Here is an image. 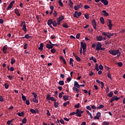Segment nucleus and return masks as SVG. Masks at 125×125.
<instances>
[{"label":"nucleus","instance_id":"3","mask_svg":"<svg viewBox=\"0 0 125 125\" xmlns=\"http://www.w3.org/2000/svg\"><path fill=\"white\" fill-rule=\"evenodd\" d=\"M83 111H82L80 109H77L76 114L78 117H82V115H83Z\"/></svg>","mask_w":125,"mask_h":125},{"label":"nucleus","instance_id":"21","mask_svg":"<svg viewBox=\"0 0 125 125\" xmlns=\"http://www.w3.org/2000/svg\"><path fill=\"white\" fill-rule=\"evenodd\" d=\"M68 5L71 8H72L73 6L74 5V3L71 0H69Z\"/></svg>","mask_w":125,"mask_h":125},{"label":"nucleus","instance_id":"45","mask_svg":"<svg viewBox=\"0 0 125 125\" xmlns=\"http://www.w3.org/2000/svg\"><path fill=\"white\" fill-rule=\"evenodd\" d=\"M95 69H96V71H99V68L98 67V65L97 64V63H95Z\"/></svg>","mask_w":125,"mask_h":125},{"label":"nucleus","instance_id":"62","mask_svg":"<svg viewBox=\"0 0 125 125\" xmlns=\"http://www.w3.org/2000/svg\"><path fill=\"white\" fill-rule=\"evenodd\" d=\"M74 107L75 108H80V104L78 103L77 104H75Z\"/></svg>","mask_w":125,"mask_h":125},{"label":"nucleus","instance_id":"29","mask_svg":"<svg viewBox=\"0 0 125 125\" xmlns=\"http://www.w3.org/2000/svg\"><path fill=\"white\" fill-rule=\"evenodd\" d=\"M100 22L101 23H102V24H104V23H105V21H104V18H103V17L100 18Z\"/></svg>","mask_w":125,"mask_h":125},{"label":"nucleus","instance_id":"4","mask_svg":"<svg viewBox=\"0 0 125 125\" xmlns=\"http://www.w3.org/2000/svg\"><path fill=\"white\" fill-rule=\"evenodd\" d=\"M119 100H120L119 97H117V96H114L110 100V103H112L114 101H118Z\"/></svg>","mask_w":125,"mask_h":125},{"label":"nucleus","instance_id":"55","mask_svg":"<svg viewBox=\"0 0 125 125\" xmlns=\"http://www.w3.org/2000/svg\"><path fill=\"white\" fill-rule=\"evenodd\" d=\"M27 47H28V44L25 43L23 46V49H27Z\"/></svg>","mask_w":125,"mask_h":125},{"label":"nucleus","instance_id":"33","mask_svg":"<svg viewBox=\"0 0 125 125\" xmlns=\"http://www.w3.org/2000/svg\"><path fill=\"white\" fill-rule=\"evenodd\" d=\"M59 105V103H58V102L54 103V106L55 107V108H57V107H58Z\"/></svg>","mask_w":125,"mask_h":125},{"label":"nucleus","instance_id":"48","mask_svg":"<svg viewBox=\"0 0 125 125\" xmlns=\"http://www.w3.org/2000/svg\"><path fill=\"white\" fill-rule=\"evenodd\" d=\"M27 122V119L26 118H24L22 119V123L23 124H26V122Z\"/></svg>","mask_w":125,"mask_h":125},{"label":"nucleus","instance_id":"40","mask_svg":"<svg viewBox=\"0 0 125 125\" xmlns=\"http://www.w3.org/2000/svg\"><path fill=\"white\" fill-rule=\"evenodd\" d=\"M32 95H33L34 98H37V97H38V95H37V93L36 92H33L32 93Z\"/></svg>","mask_w":125,"mask_h":125},{"label":"nucleus","instance_id":"6","mask_svg":"<svg viewBox=\"0 0 125 125\" xmlns=\"http://www.w3.org/2000/svg\"><path fill=\"white\" fill-rule=\"evenodd\" d=\"M63 20H64V17L63 16H61V17H59L57 21L58 25H60L61 21H63Z\"/></svg>","mask_w":125,"mask_h":125},{"label":"nucleus","instance_id":"23","mask_svg":"<svg viewBox=\"0 0 125 125\" xmlns=\"http://www.w3.org/2000/svg\"><path fill=\"white\" fill-rule=\"evenodd\" d=\"M15 13L18 16H20V13H19V11L18 10V9L16 8L15 9Z\"/></svg>","mask_w":125,"mask_h":125},{"label":"nucleus","instance_id":"34","mask_svg":"<svg viewBox=\"0 0 125 125\" xmlns=\"http://www.w3.org/2000/svg\"><path fill=\"white\" fill-rule=\"evenodd\" d=\"M84 17H85V19H86L87 20L89 19V14H85L84 15Z\"/></svg>","mask_w":125,"mask_h":125},{"label":"nucleus","instance_id":"41","mask_svg":"<svg viewBox=\"0 0 125 125\" xmlns=\"http://www.w3.org/2000/svg\"><path fill=\"white\" fill-rule=\"evenodd\" d=\"M33 101L34 103H39V100L37 98L33 99Z\"/></svg>","mask_w":125,"mask_h":125},{"label":"nucleus","instance_id":"54","mask_svg":"<svg viewBox=\"0 0 125 125\" xmlns=\"http://www.w3.org/2000/svg\"><path fill=\"white\" fill-rule=\"evenodd\" d=\"M12 121H13V120H8V121L7 122V125H10V124H11V123H12Z\"/></svg>","mask_w":125,"mask_h":125},{"label":"nucleus","instance_id":"52","mask_svg":"<svg viewBox=\"0 0 125 125\" xmlns=\"http://www.w3.org/2000/svg\"><path fill=\"white\" fill-rule=\"evenodd\" d=\"M109 122L106 121H104V122H103V125H109Z\"/></svg>","mask_w":125,"mask_h":125},{"label":"nucleus","instance_id":"12","mask_svg":"<svg viewBox=\"0 0 125 125\" xmlns=\"http://www.w3.org/2000/svg\"><path fill=\"white\" fill-rule=\"evenodd\" d=\"M92 26H93V28L95 30H96V27H97V24H96V22L95 21V20H93L92 21Z\"/></svg>","mask_w":125,"mask_h":125},{"label":"nucleus","instance_id":"57","mask_svg":"<svg viewBox=\"0 0 125 125\" xmlns=\"http://www.w3.org/2000/svg\"><path fill=\"white\" fill-rule=\"evenodd\" d=\"M46 98L47 100H50V94H48L46 96Z\"/></svg>","mask_w":125,"mask_h":125},{"label":"nucleus","instance_id":"8","mask_svg":"<svg viewBox=\"0 0 125 125\" xmlns=\"http://www.w3.org/2000/svg\"><path fill=\"white\" fill-rule=\"evenodd\" d=\"M7 45H4L2 47V52L4 54H6V52H7Z\"/></svg>","mask_w":125,"mask_h":125},{"label":"nucleus","instance_id":"50","mask_svg":"<svg viewBox=\"0 0 125 125\" xmlns=\"http://www.w3.org/2000/svg\"><path fill=\"white\" fill-rule=\"evenodd\" d=\"M21 98H22L23 101H26V100H27V97H26V96H21Z\"/></svg>","mask_w":125,"mask_h":125},{"label":"nucleus","instance_id":"39","mask_svg":"<svg viewBox=\"0 0 125 125\" xmlns=\"http://www.w3.org/2000/svg\"><path fill=\"white\" fill-rule=\"evenodd\" d=\"M15 63V59L14 58H12L11 60V63L12 65H13Z\"/></svg>","mask_w":125,"mask_h":125},{"label":"nucleus","instance_id":"13","mask_svg":"<svg viewBox=\"0 0 125 125\" xmlns=\"http://www.w3.org/2000/svg\"><path fill=\"white\" fill-rule=\"evenodd\" d=\"M53 22L52 20H49L47 21V25H48V26H49L51 29H53L52 25H51L52 24H53Z\"/></svg>","mask_w":125,"mask_h":125},{"label":"nucleus","instance_id":"15","mask_svg":"<svg viewBox=\"0 0 125 125\" xmlns=\"http://www.w3.org/2000/svg\"><path fill=\"white\" fill-rule=\"evenodd\" d=\"M96 40L98 42H101V41L103 40V37L102 36H98L96 37Z\"/></svg>","mask_w":125,"mask_h":125},{"label":"nucleus","instance_id":"20","mask_svg":"<svg viewBox=\"0 0 125 125\" xmlns=\"http://www.w3.org/2000/svg\"><path fill=\"white\" fill-rule=\"evenodd\" d=\"M74 87H77V88H80V84L78 83V82L75 81L74 84Z\"/></svg>","mask_w":125,"mask_h":125},{"label":"nucleus","instance_id":"10","mask_svg":"<svg viewBox=\"0 0 125 125\" xmlns=\"http://www.w3.org/2000/svg\"><path fill=\"white\" fill-rule=\"evenodd\" d=\"M107 21L108 22V27H109V30H111L112 27H113V24L112 23V21H111V20H110V19H108Z\"/></svg>","mask_w":125,"mask_h":125},{"label":"nucleus","instance_id":"44","mask_svg":"<svg viewBox=\"0 0 125 125\" xmlns=\"http://www.w3.org/2000/svg\"><path fill=\"white\" fill-rule=\"evenodd\" d=\"M103 108H104V105L103 104H101L99 106H98V109H102Z\"/></svg>","mask_w":125,"mask_h":125},{"label":"nucleus","instance_id":"14","mask_svg":"<svg viewBox=\"0 0 125 125\" xmlns=\"http://www.w3.org/2000/svg\"><path fill=\"white\" fill-rule=\"evenodd\" d=\"M30 112H31V113H32V114H36V113H38L39 110H38V109H36V110L33 108H31L30 109Z\"/></svg>","mask_w":125,"mask_h":125},{"label":"nucleus","instance_id":"35","mask_svg":"<svg viewBox=\"0 0 125 125\" xmlns=\"http://www.w3.org/2000/svg\"><path fill=\"white\" fill-rule=\"evenodd\" d=\"M31 38V36H29V34H26L24 36V37H23V38L24 39H29Z\"/></svg>","mask_w":125,"mask_h":125},{"label":"nucleus","instance_id":"27","mask_svg":"<svg viewBox=\"0 0 125 125\" xmlns=\"http://www.w3.org/2000/svg\"><path fill=\"white\" fill-rule=\"evenodd\" d=\"M73 62H74V59L70 58L69 60V64L71 65L72 67H73Z\"/></svg>","mask_w":125,"mask_h":125},{"label":"nucleus","instance_id":"47","mask_svg":"<svg viewBox=\"0 0 125 125\" xmlns=\"http://www.w3.org/2000/svg\"><path fill=\"white\" fill-rule=\"evenodd\" d=\"M75 58H76V60H77V61H81V58L80 57H79L78 56H75Z\"/></svg>","mask_w":125,"mask_h":125},{"label":"nucleus","instance_id":"38","mask_svg":"<svg viewBox=\"0 0 125 125\" xmlns=\"http://www.w3.org/2000/svg\"><path fill=\"white\" fill-rule=\"evenodd\" d=\"M58 2L59 4H60L62 7H63V3L62 2V0H59Z\"/></svg>","mask_w":125,"mask_h":125},{"label":"nucleus","instance_id":"59","mask_svg":"<svg viewBox=\"0 0 125 125\" xmlns=\"http://www.w3.org/2000/svg\"><path fill=\"white\" fill-rule=\"evenodd\" d=\"M25 104L28 106L30 105V101L28 100H26Z\"/></svg>","mask_w":125,"mask_h":125},{"label":"nucleus","instance_id":"24","mask_svg":"<svg viewBox=\"0 0 125 125\" xmlns=\"http://www.w3.org/2000/svg\"><path fill=\"white\" fill-rule=\"evenodd\" d=\"M46 48L48 49H50V48H53V46L52 45H50L49 44H47L46 45Z\"/></svg>","mask_w":125,"mask_h":125},{"label":"nucleus","instance_id":"5","mask_svg":"<svg viewBox=\"0 0 125 125\" xmlns=\"http://www.w3.org/2000/svg\"><path fill=\"white\" fill-rule=\"evenodd\" d=\"M81 15H82V12H78V11H75L73 15V16L75 18H79V17H80Z\"/></svg>","mask_w":125,"mask_h":125},{"label":"nucleus","instance_id":"31","mask_svg":"<svg viewBox=\"0 0 125 125\" xmlns=\"http://www.w3.org/2000/svg\"><path fill=\"white\" fill-rule=\"evenodd\" d=\"M73 90H74V91H76V92H79L80 89H78L77 87H73Z\"/></svg>","mask_w":125,"mask_h":125},{"label":"nucleus","instance_id":"61","mask_svg":"<svg viewBox=\"0 0 125 125\" xmlns=\"http://www.w3.org/2000/svg\"><path fill=\"white\" fill-rule=\"evenodd\" d=\"M99 68L100 70H103V65H102V64L100 65Z\"/></svg>","mask_w":125,"mask_h":125},{"label":"nucleus","instance_id":"64","mask_svg":"<svg viewBox=\"0 0 125 125\" xmlns=\"http://www.w3.org/2000/svg\"><path fill=\"white\" fill-rule=\"evenodd\" d=\"M53 15H54V17H57V12H56V11H54Z\"/></svg>","mask_w":125,"mask_h":125},{"label":"nucleus","instance_id":"42","mask_svg":"<svg viewBox=\"0 0 125 125\" xmlns=\"http://www.w3.org/2000/svg\"><path fill=\"white\" fill-rule=\"evenodd\" d=\"M64 94V92H62V93H60L59 94V97L60 98H62V96H63V95Z\"/></svg>","mask_w":125,"mask_h":125},{"label":"nucleus","instance_id":"18","mask_svg":"<svg viewBox=\"0 0 125 125\" xmlns=\"http://www.w3.org/2000/svg\"><path fill=\"white\" fill-rule=\"evenodd\" d=\"M43 43H41L40 44V47H39L38 49L39 50H41V51H42V50L43 49Z\"/></svg>","mask_w":125,"mask_h":125},{"label":"nucleus","instance_id":"16","mask_svg":"<svg viewBox=\"0 0 125 125\" xmlns=\"http://www.w3.org/2000/svg\"><path fill=\"white\" fill-rule=\"evenodd\" d=\"M102 36H104V37H107V38H108V39H109V38H110V36H109V32H104L102 33Z\"/></svg>","mask_w":125,"mask_h":125},{"label":"nucleus","instance_id":"11","mask_svg":"<svg viewBox=\"0 0 125 125\" xmlns=\"http://www.w3.org/2000/svg\"><path fill=\"white\" fill-rule=\"evenodd\" d=\"M101 117V113L100 112H98L97 113L96 115L94 117L95 120H99V118Z\"/></svg>","mask_w":125,"mask_h":125},{"label":"nucleus","instance_id":"63","mask_svg":"<svg viewBox=\"0 0 125 125\" xmlns=\"http://www.w3.org/2000/svg\"><path fill=\"white\" fill-rule=\"evenodd\" d=\"M76 112H71L69 114V116H73V115H76Z\"/></svg>","mask_w":125,"mask_h":125},{"label":"nucleus","instance_id":"56","mask_svg":"<svg viewBox=\"0 0 125 125\" xmlns=\"http://www.w3.org/2000/svg\"><path fill=\"white\" fill-rule=\"evenodd\" d=\"M108 35L109 36V38H108V39H111V37H113V36H114V33H110V32H108Z\"/></svg>","mask_w":125,"mask_h":125},{"label":"nucleus","instance_id":"60","mask_svg":"<svg viewBox=\"0 0 125 125\" xmlns=\"http://www.w3.org/2000/svg\"><path fill=\"white\" fill-rule=\"evenodd\" d=\"M50 100H51V101H56V100L53 97H50Z\"/></svg>","mask_w":125,"mask_h":125},{"label":"nucleus","instance_id":"51","mask_svg":"<svg viewBox=\"0 0 125 125\" xmlns=\"http://www.w3.org/2000/svg\"><path fill=\"white\" fill-rule=\"evenodd\" d=\"M84 9H88L89 8H90V7L87 5H85L84 6Z\"/></svg>","mask_w":125,"mask_h":125},{"label":"nucleus","instance_id":"58","mask_svg":"<svg viewBox=\"0 0 125 125\" xmlns=\"http://www.w3.org/2000/svg\"><path fill=\"white\" fill-rule=\"evenodd\" d=\"M22 25H26V22L25 21H21V27H22Z\"/></svg>","mask_w":125,"mask_h":125},{"label":"nucleus","instance_id":"9","mask_svg":"<svg viewBox=\"0 0 125 125\" xmlns=\"http://www.w3.org/2000/svg\"><path fill=\"white\" fill-rule=\"evenodd\" d=\"M82 7H83V4L82 3H80L79 4L74 6V9L77 11L79 9L82 8Z\"/></svg>","mask_w":125,"mask_h":125},{"label":"nucleus","instance_id":"30","mask_svg":"<svg viewBox=\"0 0 125 125\" xmlns=\"http://www.w3.org/2000/svg\"><path fill=\"white\" fill-rule=\"evenodd\" d=\"M22 29L23 31H24V32H27V28L26 27V24L22 25Z\"/></svg>","mask_w":125,"mask_h":125},{"label":"nucleus","instance_id":"19","mask_svg":"<svg viewBox=\"0 0 125 125\" xmlns=\"http://www.w3.org/2000/svg\"><path fill=\"white\" fill-rule=\"evenodd\" d=\"M101 2H102L104 5H108L109 3L108 0H101Z\"/></svg>","mask_w":125,"mask_h":125},{"label":"nucleus","instance_id":"22","mask_svg":"<svg viewBox=\"0 0 125 125\" xmlns=\"http://www.w3.org/2000/svg\"><path fill=\"white\" fill-rule=\"evenodd\" d=\"M102 12L104 16H106V17L109 16V13H108V12H107V11H106L105 10H103Z\"/></svg>","mask_w":125,"mask_h":125},{"label":"nucleus","instance_id":"25","mask_svg":"<svg viewBox=\"0 0 125 125\" xmlns=\"http://www.w3.org/2000/svg\"><path fill=\"white\" fill-rule=\"evenodd\" d=\"M63 99L64 101H67L69 99V96L64 95L63 96Z\"/></svg>","mask_w":125,"mask_h":125},{"label":"nucleus","instance_id":"32","mask_svg":"<svg viewBox=\"0 0 125 125\" xmlns=\"http://www.w3.org/2000/svg\"><path fill=\"white\" fill-rule=\"evenodd\" d=\"M86 113H87V114L88 115V116H89L90 117V119H92L93 117H92V115L91 114V113L89 112V111L87 110L86 111Z\"/></svg>","mask_w":125,"mask_h":125},{"label":"nucleus","instance_id":"7","mask_svg":"<svg viewBox=\"0 0 125 125\" xmlns=\"http://www.w3.org/2000/svg\"><path fill=\"white\" fill-rule=\"evenodd\" d=\"M15 3V0L12 1L10 3L9 6L7 8V10H9V9H11L12 8V6H13V4H14Z\"/></svg>","mask_w":125,"mask_h":125},{"label":"nucleus","instance_id":"28","mask_svg":"<svg viewBox=\"0 0 125 125\" xmlns=\"http://www.w3.org/2000/svg\"><path fill=\"white\" fill-rule=\"evenodd\" d=\"M17 115L19 117H24V112L22 111L21 113H18Z\"/></svg>","mask_w":125,"mask_h":125},{"label":"nucleus","instance_id":"26","mask_svg":"<svg viewBox=\"0 0 125 125\" xmlns=\"http://www.w3.org/2000/svg\"><path fill=\"white\" fill-rule=\"evenodd\" d=\"M89 60H92L94 63H96L97 62V61L96 60V58H94V57L92 56L91 58H89Z\"/></svg>","mask_w":125,"mask_h":125},{"label":"nucleus","instance_id":"43","mask_svg":"<svg viewBox=\"0 0 125 125\" xmlns=\"http://www.w3.org/2000/svg\"><path fill=\"white\" fill-rule=\"evenodd\" d=\"M62 26L64 27V28H65L66 29H68V28L69 27V25H67V24L65 23V24H63L62 25Z\"/></svg>","mask_w":125,"mask_h":125},{"label":"nucleus","instance_id":"1","mask_svg":"<svg viewBox=\"0 0 125 125\" xmlns=\"http://www.w3.org/2000/svg\"><path fill=\"white\" fill-rule=\"evenodd\" d=\"M108 52L113 56H116V55H117V57L118 58L121 56V52H120V50H109Z\"/></svg>","mask_w":125,"mask_h":125},{"label":"nucleus","instance_id":"2","mask_svg":"<svg viewBox=\"0 0 125 125\" xmlns=\"http://www.w3.org/2000/svg\"><path fill=\"white\" fill-rule=\"evenodd\" d=\"M95 50H97V51H99L100 50L104 51L105 50V48H102V44L99 43L97 44Z\"/></svg>","mask_w":125,"mask_h":125},{"label":"nucleus","instance_id":"36","mask_svg":"<svg viewBox=\"0 0 125 125\" xmlns=\"http://www.w3.org/2000/svg\"><path fill=\"white\" fill-rule=\"evenodd\" d=\"M59 84H60V85H64V81H60Z\"/></svg>","mask_w":125,"mask_h":125},{"label":"nucleus","instance_id":"46","mask_svg":"<svg viewBox=\"0 0 125 125\" xmlns=\"http://www.w3.org/2000/svg\"><path fill=\"white\" fill-rule=\"evenodd\" d=\"M117 65L118 67H123V62H118L117 63Z\"/></svg>","mask_w":125,"mask_h":125},{"label":"nucleus","instance_id":"53","mask_svg":"<svg viewBox=\"0 0 125 125\" xmlns=\"http://www.w3.org/2000/svg\"><path fill=\"white\" fill-rule=\"evenodd\" d=\"M107 77H108V78H109V79H110V80H112V75H111V74L110 73H108L107 74Z\"/></svg>","mask_w":125,"mask_h":125},{"label":"nucleus","instance_id":"37","mask_svg":"<svg viewBox=\"0 0 125 125\" xmlns=\"http://www.w3.org/2000/svg\"><path fill=\"white\" fill-rule=\"evenodd\" d=\"M113 94L114 93H113V92H110L107 95V96H108V97H112Z\"/></svg>","mask_w":125,"mask_h":125},{"label":"nucleus","instance_id":"49","mask_svg":"<svg viewBox=\"0 0 125 125\" xmlns=\"http://www.w3.org/2000/svg\"><path fill=\"white\" fill-rule=\"evenodd\" d=\"M53 25L54 26V27H56V26H57V24H58V23H57V22H56V21H54L53 22Z\"/></svg>","mask_w":125,"mask_h":125},{"label":"nucleus","instance_id":"17","mask_svg":"<svg viewBox=\"0 0 125 125\" xmlns=\"http://www.w3.org/2000/svg\"><path fill=\"white\" fill-rule=\"evenodd\" d=\"M81 47L83 49H86V44L85 43H83V42H81Z\"/></svg>","mask_w":125,"mask_h":125}]
</instances>
